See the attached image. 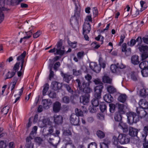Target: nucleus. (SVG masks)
<instances>
[{
	"instance_id": "obj_1",
	"label": "nucleus",
	"mask_w": 148,
	"mask_h": 148,
	"mask_svg": "<svg viewBox=\"0 0 148 148\" xmlns=\"http://www.w3.org/2000/svg\"><path fill=\"white\" fill-rule=\"evenodd\" d=\"M113 142L115 145H117L119 143L121 145L127 144L130 141V138L128 135L124 134H119L118 137L115 136L113 137Z\"/></svg>"
},
{
	"instance_id": "obj_2",
	"label": "nucleus",
	"mask_w": 148,
	"mask_h": 148,
	"mask_svg": "<svg viewBox=\"0 0 148 148\" xmlns=\"http://www.w3.org/2000/svg\"><path fill=\"white\" fill-rule=\"evenodd\" d=\"M64 49V47L62 45V41L60 40L57 43L55 47L53 49H50L48 52L54 53L55 55L62 56L65 53Z\"/></svg>"
},
{
	"instance_id": "obj_3",
	"label": "nucleus",
	"mask_w": 148,
	"mask_h": 148,
	"mask_svg": "<svg viewBox=\"0 0 148 148\" xmlns=\"http://www.w3.org/2000/svg\"><path fill=\"white\" fill-rule=\"evenodd\" d=\"M103 88V86L102 85L97 86L95 87V97L96 99H94L92 100V104L93 106L96 107L98 106L99 102L98 99L101 97V92Z\"/></svg>"
},
{
	"instance_id": "obj_4",
	"label": "nucleus",
	"mask_w": 148,
	"mask_h": 148,
	"mask_svg": "<svg viewBox=\"0 0 148 148\" xmlns=\"http://www.w3.org/2000/svg\"><path fill=\"white\" fill-rule=\"evenodd\" d=\"M75 6V13L74 16L72 17L70 19L71 22L75 20L74 22L77 23L79 20L80 19V7L79 1L78 0L73 1Z\"/></svg>"
},
{
	"instance_id": "obj_5",
	"label": "nucleus",
	"mask_w": 148,
	"mask_h": 148,
	"mask_svg": "<svg viewBox=\"0 0 148 148\" xmlns=\"http://www.w3.org/2000/svg\"><path fill=\"white\" fill-rule=\"evenodd\" d=\"M128 123L130 125H132L134 123H136L139 121L138 115L135 113L129 112L127 114Z\"/></svg>"
},
{
	"instance_id": "obj_6",
	"label": "nucleus",
	"mask_w": 148,
	"mask_h": 148,
	"mask_svg": "<svg viewBox=\"0 0 148 148\" xmlns=\"http://www.w3.org/2000/svg\"><path fill=\"white\" fill-rule=\"evenodd\" d=\"M148 56H140V59L142 61L146 59ZM131 61L132 63L134 64H138L140 60H139V58L138 56H132L131 58Z\"/></svg>"
},
{
	"instance_id": "obj_7",
	"label": "nucleus",
	"mask_w": 148,
	"mask_h": 148,
	"mask_svg": "<svg viewBox=\"0 0 148 148\" xmlns=\"http://www.w3.org/2000/svg\"><path fill=\"white\" fill-rule=\"evenodd\" d=\"M89 86L90 84L89 82H86L84 81L82 82V89L81 90H82L84 92L86 93H90L91 92L92 90Z\"/></svg>"
},
{
	"instance_id": "obj_8",
	"label": "nucleus",
	"mask_w": 148,
	"mask_h": 148,
	"mask_svg": "<svg viewBox=\"0 0 148 148\" xmlns=\"http://www.w3.org/2000/svg\"><path fill=\"white\" fill-rule=\"evenodd\" d=\"M70 121L71 124L75 125H78L79 121V118L74 114L71 115Z\"/></svg>"
},
{
	"instance_id": "obj_9",
	"label": "nucleus",
	"mask_w": 148,
	"mask_h": 148,
	"mask_svg": "<svg viewBox=\"0 0 148 148\" xmlns=\"http://www.w3.org/2000/svg\"><path fill=\"white\" fill-rule=\"evenodd\" d=\"M83 34L89 33L91 30L90 24L89 22L85 21L83 27Z\"/></svg>"
},
{
	"instance_id": "obj_10",
	"label": "nucleus",
	"mask_w": 148,
	"mask_h": 148,
	"mask_svg": "<svg viewBox=\"0 0 148 148\" xmlns=\"http://www.w3.org/2000/svg\"><path fill=\"white\" fill-rule=\"evenodd\" d=\"M144 109L140 107H138L137 109V113L141 118L145 117L147 114V113Z\"/></svg>"
},
{
	"instance_id": "obj_11",
	"label": "nucleus",
	"mask_w": 148,
	"mask_h": 148,
	"mask_svg": "<svg viewBox=\"0 0 148 148\" xmlns=\"http://www.w3.org/2000/svg\"><path fill=\"white\" fill-rule=\"evenodd\" d=\"M89 95L88 94L81 96L80 98V102L84 105L86 104L89 102Z\"/></svg>"
},
{
	"instance_id": "obj_12",
	"label": "nucleus",
	"mask_w": 148,
	"mask_h": 148,
	"mask_svg": "<svg viewBox=\"0 0 148 148\" xmlns=\"http://www.w3.org/2000/svg\"><path fill=\"white\" fill-rule=\"evenodd\" d=\"M139 105L140 106L139 107L143 109H147L148 108V102L146 101L145 99H140L139 103Z\"/></svg>"
},
{
	"instance_id": "obj_13",
	"label": "nucleus",
	"mask_w": 148,
	"mask_h": 148,
	"mask_svg": "<svg viewBox=\"0 0 148 148\" xmlns=\"http://www.w3.org/2000/svg\"><path fill=\"white\" fill-rule=\"evenodd\" d=\"M61 74L62 76L63 77L64 80L67 83H69L72 78V75L64 73L62 71L61 72Z\"/></svg>"
},
{
	"instance_id": "obj_14",
	"label": "nucleus",
	"mask_w": 148,
	"mask_h": 148,
	"mask_svg": "<svg viewBox=\"0 0 148 148\" xmlns=\"http://www.w3.org/2000/svg\"><path fill=\"white\" fill-rule=\"evenodd\" d=\"M51 87L54 90H57L61 88V85L60 83L56 81H53L51 83Z\"/></svg>"
},
{
	"instance_id": "obj_15",
	"label": "nucleus",
	"mask_w": 148,
	"mask_h": 148,
	"mask_svg": "<svg viewBox=\"0 0 148 148\" xmlns=\"http://www.w3.org/2000/svg\"><path fill=\"white\" fill-rule=\"evenodd\" d=\"M33 138L31 136L27 137L26 140V144L25 145V148H34V144L31 141V140Z\"/></svg>"
},
{
	"instance_id": "obj_16",
	"label": "nucleus",
	"mask_w": 148,
	"mask_h": 148,
	"mask_svg": "<svg viewBox=\"0 0 148 148\" xmlns=\"http://www.w3.org/2000/svg\"><path fill=\"white\" fill-rule=\"evenodd\" d=\"M139 51L143 53L141 56H148V47L146 46H141L138 47Z\"/></svg>"
},
{
	"instance_id": "obj_17",
	"label": "nucleus",
	"mask_w": 148,
	"mask_h": 148,
	"mask_svg": "<svg viewBox=\"0 0 148 148\" xmlns=\"http://www.w3.org/2000/svg\"><path fill=\"white\" fill-rule=\"evenodd\" d=\"M138 130L132 127H130L129 129V135L131 136L134 137L137 135Z\"/></svg>"
},
{
	"instance_id": "obj_18",
	"label": "nucleus",
	"mask_w": 148,
	"mask_h": 148,
	"mask_svg": "<svg viewBox=\"0 0 148 148\" xmlns=\"http://www.w3.org/2000/svg\"><path fill=\"white\" fill-rule=\"evenodd\" d=\"M54 121L58 124H61L62 122V117L61 116L55 115L54 116Z\"/></svg>"
},
{
	"instance_id": "obj_19",
	"label": "nucleus",
	"mask_w": 148,
	"mask_h": 148,
	"mask_svg": "<svg viewBox=\"0 0 148 148\" xmlns=\"http://www.w3.org/2000/svg\"><path fill=\"white\" fill-rule=\"evenodd\" d=\"M116 106L118 107V112H120L121 114H124L125 111L124 110L125 106L123 104H121L119 103H117L116 104Z\"/></svg>"
},
{
	"instance_id": "obj_20",
	"label": "nucleus",
	"mask_w": 148,
	"mask_h": 148,
	"mask_svg": "<svg viewBox=\"0 0 148 148\" xmlns=\"http://www.w3.org/2000/svg\"><path fill=\"white\" fill-rule=\"evenodd\" d=\"M61 104L58 101H56L53 104V111L55 112H57L60 110Z\"/></svg>"
},
{
	"instance_id": "obj_21",
	"label": "nucleus",
	"mask_w": 148,
	"mask_h": 148,
	"mask_svg": "<svg viewBox=\"0 0 148 148\" xmlns=\"http://www.w3.org/2000/svg\"><path fill=\"white\" fill-rule=\"evenodd\" d=\"M49 120L47 119H44L42 121L40 122V127L41 128H42L46 126L47 125L50 124Z\"/></svg>"
},
{
	"instance_id": "obj_22",
	"label": "nucleus",
	"mask_w": 148,
	"mask_h": 148,
	"mask_svg": "<svg viewBox=\"0 0 148 148\" xmlns=\"http://www.w3.org/2000/svg\"><path fill=\"white\" fill-rule=\"evenodd\" d=\"M104 100L107 102L110 103L113 101V98L109 94H106L103 97Z\"/></svg>"
},
{
	"instance_id": "obj_23",
	"label": "nucleus",
	"mask_w": 148,
	"mask_h": 148,
	"mask_svg": "<svg viewBox=\"0 0 148 148\" xmlns=\"http://www.w3.org/2000/svg\"><path fill=\"white\" fill-rule=\"evenodd\" d=\"M127 98L125 94H121L119 95L118 98V100L122 103H124L126 101Z\"/></svg>"
},
{
	"instance_id": "obj_24",
	"label": "nucleus",
	"mask_w": 148,
	"mask_h": 148,
	"mask_svg": "<svg viewBox=\"0 0 148 148\" xmlns=\"http://www.w3.org/2000/svg\"><path fill=\"white\" fill-rule=\"evenodd\" d=\"M122 114L119 112H116L114 116L115 120L117 121H120L122 119Z\"/></svg>"
},
{
	"instance_id": "obj_25",
	"label": "nucleus",
	"mask_w": 148,
	"mask_h": 148,
	"mask_svg": "<svg viewBox=\"0 0 148 148\" xmlns=\"http://www.w3.org/2000/svg\"><path fill=\"white\" fill-rule=\"evenodd\" d=\"M107 90L108 92L111 94L114 93L116 92V88L112 85L108 86L107 88Z\"/></svg>"
},
{
	"instance_id": "obj_26",
	"label": "nucleus",
	"mask_w": 148,
	"mask_h": 148,
	"mask_svg": "<svg viewBox=\"0 0 148 148\" xmlns=\"http://www.w3.org/2000/svg\"><path fill=\"white\" fill-rule=\"evenodd\" d=\"M140 95L143 97L148 95V89L144 88L142 89L140 91Z\"/></svg>"
},
{
	"instance_id": "obj_27",
	"label": "nucleus",
	"mask_w": 148,
	"mask_h": 148,
	"mask_svg": "<svg viewBox=\"0 0 148 148\" xmlns=\"http://www.w3.org/2000/svg\"><path fill=\"white\" fill-rule=\"evenodd\" d=\"M102 79L103 82L104 83L110 84L112 83V79L108 76L104 75Z\"/></svg>"
},
{
	"instance_id": "obj_28",
	"label": "nucleus",
	"mask_w": 148,
	"mask_h": 148,
	"mask_svg": "<svg viewBox=\"0 0 148 148\" xmlns=\"http://www.w3.org/2000/svg\"><path fill=\"white\" fill-rule=\"evenodd\" d=\"M148 64L147 61H143L140 63L139 66L140 69H143L145 68H147V67H148Z\"/></svg>"
},
{
	"instance_id": "obj_29",
	"label": "nucleus",
	"mask_w": 148,
	"mask_h": 148,
	"mask_svg": "<svg viewBox=\"0 0 148 148\" xmlns=\"http://www.w3.org/2000/svg\"><path fill=\"white\" fill-rule=\"evenodd\" d=\"M43 87L42 93L43 95H45L49 88V85L48 83H46L44 85Z\"/></svg>"
},
{
	"instance_id": "obj_30",
	"label": "nucleus",
	"mask_w": 148,
	"mask_h": 148,
	"mask_svg": "<svg viewBox=\"0 0 148 148\" xmlns=\"http://www.w3.org/2000/svg\"><path fill=\"white\" fill-rule=\"evenodd\" d=\"M141 72L143 77H148V68H145L143 69L142 70Z\"/></svg>"
},
{
	"instance_id": "obj_31",
	"label": "nucleus",
	"mask_w": 148,
	"mask_h": 148,
	"mask_svg": "<svg viewBox=\"0 0 148 148\" xmlns=\"http://www.w3.org/2000/svg\"><path fill=\"white\" fill-rule=\"evenodd\" d=\"M42 103L45 107L48 106L50 104V100L48 99H44L42 100Z\"/></svg>"
},
{
	"instance_id": "obj_32",
	"label": "nucleus",
	"mask_w": 148,
	"mask_h": 148,
	"mask_svg": "<svg viewBox=\"0 0 148 148\" xmlns=\"http://www.w3.org/2000/svg\"><path fill=\"white\" fill-rule=\"evenodd\" d=\"M17 81V79L16 77L14 78L12 82H11L10 84V86H11V90H12L14 88L16 84Z\"/></svg>"
},
{
	"instance_id": "obj_33",
	"label": "nucleus",
	"mask_w": 148,
	"mask_h": 148,
	"mask_svg": "<svg viewBox=\"0 0 148 148\" xmlns=\"http://www.w3.org/2000/svg\"><path fill=\"white\" fill-rule=\"evenodd\" d=\"M37 129L38 128L36 126H34L32 131L29 134V137H30L31 136L32 137V136H33L34 134H35L36 133Z\"/></svg>"
},
{
	"instance_id": "obj_34",
	"label": "nucleus",
	"mask_w": 148,
	"mask_h": 148,
	"mask_svg": "<svg viewBox=\"0 0 148 148\" xmlns=\"http://www.w3.org/2000/svg\"><path fill=\"white\" fill-rule=\"evenodd\" d=\"M25 56H18L17 58V60L18 61H21V69L23 66V63L24 62V59Z\"/></svg>"
},
{
	"instance_id": "obj_35",
	"label": "nucleus",
	"mask_w": 148,
	"mask_h": 148,
	"mask_svg": "<svg viewBox=\"0 0 148 148\" xmlns=\"http://www.w3.org/2000/svg\"><path fill=\"white\" fill-rule=\"evenodd\" d=\"M73 74L75 76H79L82 74V71L81 70H77L76 69L73 70Z\"/></svg>"
},
{
	"instance_id": "obj_36",
	"label": "nucleus",
	"mask_w": 148,
	"mask_h": 148,
	"mask_svg": "<svg viewBox=\"0 0 148 148\" xmlns=\"http://www.w3.org/2000/svg\"><path fill=\"white\" fill-rule=\"evenodd\" d=\"M118 67L115 65L112 64L110 66V69L112 72L116 73L118 70Z\"/></svg>"
},
{
	"instance_id": "obj_37",
	"label": "nucleus",
	"mask_w": 148,
	"mask_h": 148,
	"mask_svg": "<svg viewBox=\"0 0 148 148\" xmlns=\"http://www.w3.org/2000/svg\"><path fill=\"white\" fill-rule=\"evenodd\" d=\"M62 101L63 103H68L70 102V99L69 97L65 96L62 98Z\"/></svg>"
},
{
	"instance_id": "obj_38",
	"label": "nucleus",
	"mask_w": 148,
	"mask_h": 148,
	"mask_svg": "<svg viewBox=\"0 0 148 148\" xmlns=\"http://www.w3.org/2000/svg\"><path fill=\"white\" fill-rule=\"evenodd\" d=\"M131 78L132 80L136 81L138 80V77L135 72H132L131 75Z\"/></svg>"
},
{
	"instance_id": "obj_39",
	"label": "nucleus",
	"mask_w": 148,
	"mask_h": 148,
	"mask_svg": "<svg viewBox=\"0 0 148 148\" xmlns=\"http://www.w3.org/2000/svg\"><path fill=\"white\" fill-rule=\"evenodd\" d=\"M97 134L98 136L101 138H103L105 136L104 133L100 130L98 131L97 132Z\"/></svg>"
},
{
	"instance_id": "obj_40",
	"label": "nucleus",
	"mask_w": 148,
	"mask_h": 148,
	"mask_svg": "<svg viewBox=\"0 0 148 148\" xmlns=\"http://www.w3.org/2000/svg\"><path fill=\"white\" fill-rule=\"evenodd\" d=\"M75 111L77 116H83V112L80 110L76 108Z\"/></svg>"
},
{
	"instance_id": "obj_41",
	"label": "nucleus",
	"mask_w": 148,
	"mask_h": 148,
	"mask_svg": "<svg viewBox=\"0 0 148 148\" xmlns=\"http://www.w3.org/2000/svg\"><path fill=\"white\" fill-rule=\"evenodd\" d=\"M3 8H0V23L4 20V16L3 12H2Z\"/></svg>"
},
{
	"instance_id": "obj_42",
	"label": "nucleus",
	"mask_w": 148,
	"mask_h": 148,
	"mask_svg": "<svg viewBox=\"0 0 148 148\" xmlns=\"http://www.w3.org/2000/svg\"><path fill=\"white\" fill-rule=\"evenodd\" d=\"M9 108V106H6L4 107L1 111L2 113L4 114H6L8 112Z\"/></svg>"
},
{
	"instance_id": "obj_43",
	"label": "nucleus",
	"mask_w": 148,
	"mask_h": 148,
	"mask_svg": "<svg viewBox=\"0 0 148 148\" xmlns=\"http://www.w3.org/2000/svg\"><path fill=\"white\" fill-rule=\"evenodd\" d=\"M109 106L110 107V111L111 112L113 113L114 112L115 107L116 105H114V104L112 103H111L109 104Z\"/></svg>"
},
{
	"instance_id": "obj_44",
	"label": "nucleus",
	"mask_w": 148,
	"mask_h": 148,
	"mask_svg": "<svg viewBox=\"0 0 148 148\" xmlns=\"http://www.w3.org/2000/svg\"><path fill=\"white\" fill-rule=\"evenodd\" d=\"M68 43L69 45L73 48H75L76 47L77 42H71L70 40H68Z\"/></svg>"
},
{
	"instance_id": "obj_45",
	"label": "nucleus",
	"mask_w": 148,
	"mask_h": 148,
	"mask_svg": "<svg viewBox=\"0 0 148 148\" xmlns=\"http://www.w3.org/2000/svg\"><path fill=\"white\" fill-rule=\"evenodd\" d=\"M106 106L104 103H102L100 105V109L102 112H104L106 109Z\"/></svg>"
},
{
	"instance_id": "obj_46",
	"label": "nucleus",
	"mask_w": 148,
	"mask_h": 148,
	"mask_svg": "<svg viewBox=\"0 0 148 148\" xmlns=\"http://www.w3.org/2000/svg\"><path fill=\"white\" fill-rule=\"evenodd\" d=\"M103 59L101 57H100L99 59V62L100 67L101 66L103 68H104L106 66L105 62L102 61Z\"/></svg>"
},
{
	"instance_id": "obj_47",
	"label": "nucleus",
	"mask_w": 148,
	"mask_h": 148,
	"mask_svg": "<svg viewBox=\"0 0 148 148\" xmlns=\"http://www.w3.org/2000/svg\"><path fill=\"white\" fill-rule=\"evenodd\" d=\"M35 141L39 145L41 144L43 141L42 138L39 137H36L35 139Z\"/></svg>"
},
{
	"instance_id": "obj_48",
	"label": "nucleus",
	"mask_w": 148,
	"mask_h": 148,
	"mask_svg": "<svg viewBox=\"0 0 148 148\" xmlns=\"http://www.w3.org/2000/svg\"><path fill=\"white\" fill-rule=\"evenodd\" d=\"M143 136L144 137L143 140V146L144 148H148V141H146V137L144 135H143Z\"/></svg>"
},
{
	"instance_id": "obj_49",
	"label": "nucleus",
	"mask_w": 148,
	"mask_h": 148,
	"mask_svg": "<svg viewBox=\"0 0 148 148\" xmlns=\"http://www.w3.org/2000/svg\"><path fill=\"white\" fill-rule=\"evenodd\" d=\"M136 44L135 40L134 39H132L129 42L127 43L128 46L130 47H132L135 45Z\"/></svg>"
},
{
	"instance_id": "obj_50",
	"label": "nucleus",
	"mask_w": 148,
	"mask_h": 148,
	"mask_svg": "<svg viewBox=\"0 0 148 148\" xmlns=\"http://www.w3.org/2000/svg\"><path fill=\"white\" fill-rule=\"evenodd\" d=\"M15 74V72L13 71L12 72H9L6 75V79L10 78L12 77Z\"/></svg>"
},
{
	"instance_id": "obj_51",
	"label": "nucleus",
	"mask_w": 148,
	"mask_h": 148,
	"mask_svg": "<svg viewBox=\"0 0 148 148\" xmlns=\"http://www.w3.org/2000/svg\"><path fill=\"white\" fill-rule=\"evenodd\" d=\"M49 96L51 98H56V95L54 91H51L49 94Z\"/></svg>"
},
{
	"instance_id": "obj_52",
	"label": "nucleus",
	"mask_w": 148,
	"mask_h": 148,
	"mask_svg": "<svg viewBox=\"0 0 148 148\" xmlns=\"http://www.w3.org/2000/svg\"><path fill=\"white\" fill-rule=\"evenodd\" d=\"M76 82L77 83L78 87L80 90H82L83 87L82 84V85L80 80L79 79H77L76 80Z\"/></svg>"
},
{
	"instance_id": "obj_53",
	"label": "nucleus",
	"mask_w": 148,
	"mask_h": 148,
	"mask_svg": "<svg viewBox=\"0 0 148 148\" xmlns=\"http://www.w3.org/2000/svg\"><path fill=\"white\" fill-rule=\"evenodd\" d=\"M97 145L95 143H92L90 144L88 146V148H97Z\"/></svg>"
},
{
	"instance_id": "obj_54",
	"label": "nucleus",
	"mask_w": 148,
	"mask_h": 148,
	"mask_svg": "<svg viewBox=\"0 0 148 148\" xmlns=\"http://www.w3.org/2000/svg\"><path fill=\"white\" fill-rule=\"evenodd\" d=\"M85 78L88 81L87 82H89L90 84V80L92 78L91 75L89 74H88L85 76Z\"/></svg>"
},
{
	"instance_id": "obj_55",
	"label": "nucleus",
	"mask_w": 148,
	"mask_h": 148,
	"mask_svg": "<svg viewBox=\"0 0 148 148\" xmlns=\"http://www.w3.org/2000/svg\"><path fill=\"white\" fill-rule=\"evenodd\" d=\"M125 38V36L124 34H122L121 36V38L120 39V41L119 44V46H121V44L123 42L124 40V39Z\"/></svg>"
},
{
	"instance_id": "obj_56",
	"label": "nucleus",
	"mask_w": 148,
	"mask_h": 148,
	"mask_svg": "<svg viewBox=\"0 0 148 148\" xmlns=\"http://www.w3.org/2000/svg\"><path fill=\"white\" fill-rule=\"evenodd\" d=\"M97 65V64L94 62H91L90 63L89 65L90 68L92 70L94 69V68Z\"/></svg>"
},
{
	"instance_id": "obj_57",
	"label": "nucleus",
	"mask_w": 148,
	"mask_h": 148,
	"mask_svg": "<svg viewBox=\"0 0 148 148\" xmlns=\"http://www.w3.org/2000/svg\"><path fill=\"white\" fill-rule=\"evenodd\" d=\"M101 68L100 66L97 65V64L95 67L94 68V69L93 71L97 73L99 72L101 70Z\"/></svg>"
},
{
	"instance_id": "obj_58",
	"label": "nucleus",
	"mask_w": 148,
	"mask_h": 148,
	"mask_svg": "<svg viewBox=\"0 0 148 148\" xmlns=\"http://www.w3.org/2000/svg\"><path fill=\"white\" fill-rule=\"evenodd\" d=\"M20 62H18L16 63L14 67L13 68L14 70V71H14L15 72V73L16 72V71H18V69L19 67V63Z\"/></svg>"
},
{
	"instance_id": "obj_59",
	"label": "nucleus",
	"mask_w": 148,
	"mask_h": 148,
	"mask_svg": "<svg viewBox=\"0 0 148 148\" xmlns=\"http://www.w3.org/2000/svg\"><path fill=\"white\" fill-rule=\"evenodd\" d=\"M64 86L67 90L69 92L71 93V94L73 93V90H72L71 88L69 85L66 84L64 85Z\"/></svg>"
},
{
	"instance_id": "obj_60",
	"label": "nucleus",
	"mask_w": 148,
	"mask_h": 148,
	"mask_svg": "<svg viewBox=\"0 0 148 148\" xmlns=\"http://www.w3.org/2000/svg\"><path fill=\"white\" fill-rule=\"evenodd\" d=\"M69 145H70V148H75L74 146L72 144V142L70 140V139H69V140H68V142L66 144V146Z\"/></svg>"
},
{
	"instance_id": "obj_61",
	"label": "nucleus",
	"mask_w": 148,
	"mask_h": 148,
	"mask_svg": "<svg viewBox=\"0 0 148 148\" xmlns=\"http://www.w3.org/2000/svg\"><path fill=\"white\" fill-rule=\"evenodd\" d=\"M95 107H95V106H93L90 107L89 109L90 112L92 113L96 112L97 110Z\"/></svg>"
},
{
	"instance_id": "obj_62",
	"label": "nucleus",
	"mask_w": 148,
	"mask_h": 148,
	"mask_svg": "<svg viewBox=\"0 0 148 148\" xmlns=\"http://www.w3.org/2000/svg\"><path fill=\"white\" fill-rule=\"evenodd\" d=\"M91 45L95 49H98L100 46V45L97 44L96 42H95L92 43L91 44Z\"/></svg>"
},
{
	"instance_id": "obj_63",
	"label": "nucleus",
	"mask_w": 148,
	"mask_h": 148,
	"mask_svg": "<svg viewBox=\"0 0 148 148\" xmlns=\"http://www.w3.org/2000/svg\"><path fill=\"white\" fill-rule=\"evenodd\" d=\"M41 33L40 31H38L36 32L33 34V37L34 38L38 37L41 34Z\"/></svg>"
},
{
	"instance_id": "obj_64",
	"label": "nucleus",
	"mask_w": 148,
	"mask_h": 148,
	"mask_svg": "<svg viewBox=\"0 0 148 148\" xmlns=\"http://www.w3.org/2000/svg\"><path fill=\"white\" fill-rule=\"evenodd\" d=\"M6 147V145L4 142L2 141L0 142V148H5Z\"/></svg>"
}]
</instances>
